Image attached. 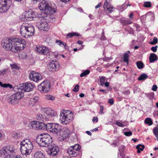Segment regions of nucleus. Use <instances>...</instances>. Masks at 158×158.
I'll list each match as a JSON object with an SVG mask.
<instances>
[{"mask_svg": "<svg viewBox=\"0 0 158 158\" xmlns=\"http://www.w3.org/2000/svg\"><path fill=\"white\" fill-rule=\"evenodd\" d=\"M115 124L118 126L121 127H123L125 126V125H123L122 123L118 121H116Z\"/></svg>", "mask_w": 158, "mask_h": 158, "instance_id": "a18cd8bd", "label": "nucleus"}, {"mask_svg": "<svg viewBox=\"0 0 158 158\" xmlns=\"http://www.w3.org/2000/svg\"><path fill=\"white\" fill-rule=\"evenodd\" d=\"M158 59L157 56L154 53H152L150 54L149 57V62L150 63L154 62Z\"/></svg>", "mask_w": 158, "mask_h": 158, "instance_id": "4be33fe9", "label": "nucleus"}, {"mask_svg": "<svg viewBox=\"0 0 158 158\" xmlns=\"http://www.w3.org/2000/svg\"><path fill=\"white\" fill-rule=\"evenodd\" d=\"M2 45L7 50L17 52L23 50L26 47V42L22 38H6L3 40Z\"/></svg>", "mask_w": 158, "mask_h": 158, "instance_id": "f03ea898", "label": "nucleus"}, {"mask_svg": "<svg viewBox=\"0 0 158 158\" xmlns=\"http://www.w3.org/2000/svg\"><path fill=\"white\" fill-rule=\"evenodd\" d=\"M113 8V7L112 6L110 3H108V7H106V11H108L109 13H111L112 11V10H110V9H112Z\"/></svg>", "mask_w": 158, "mask_h": 158, "instance_id": "473e14b6", "label": "nucleus"}, {"mask_svg": "<svg viewBox=\"0 0 158 158\" xmlns=\"http://www.w3.org/2000/svg\"><path fill=\"white\" fill-rule=\"evenodd\" d=\"M35 50L41 55H46L49 53V49L43 46H37L36 47Z\"/></svg>", "mask_w": 158, "mask_h": 158, "instance_id": "2eb2a0df", "label": "nucleus"}, {"mask_svg": "<svg viewBox=\"0 0 158 158\" xmlns=\"http://www.w3.org/2000/svg\"><path fill=\"white\" fill-rule=\"evenodd\" d=\"M39 122V121H32L29 124L28 126L31 129L38 130Z\"/></svg>", "mask_w": 158, "mask_h": 158, "instance_id": "aec40b11", "label": "nucleus"}, {"mask_svg": "<svg viewBox=\"0 0 158 158\" xmlns=\"http://www.w3.org/2000/svg\"><path fill=\"white\" fill-rule=\"evenodd\" d=\"M38 89L41 92L46 93L48 92L50 89V82L48 80L44 81L38 86Z\"/></svg>", "mask_w": 158, "mask_h": 158, "instance_id": "9d476101", "label": "nucleus"}, {"mask_svg": "<svg viewBox=\"0 0 158 158\" xmlns=\"http://www.w3.org/2000/svg\"><path fill=\"white\" fill-rule=\"evenodd\" d=\"M144 148V146L143 145L141 144H139L137 145L136 148L137 149V152L139 153H140L141 151H142L143 150Z\"/></svg>", "mask_w": 158, "mask_h": 158, "instance_id": "cd10ccee", "label": "nucleus"}, {"mask_svg": "<svg viewBox=\"0 0 158 158\" xmlns=\"http://www.w3.org/2000/svg\"><path fill=\"white\" fill-rule=\"evenodd\" d=\"M148 77V76L145 73L141 75L138 78V80L140 81L144 80Z\"/></svg>", "mask_w": 158, "mask_h": 158, "instance_id": "c85d7f7f", "label": "nucleus"}, {"mask_svg": "<svg viewBox=\"0 0 158 158\" xmlns=\"http://www.w3.org/2000/svg\"><path fill=\"white\" fill-rule=\"evenodd\" d=\"M20 86L15 85L13 90L16 93L12 95L8 99V102L12 104L17 103L18 100L20 99L24 96V92H29L34 88V85L30 82H26L20 84Z\"/></svg>", "mask_w": 158, "mask_h": 158, "instance_id": "7ed1b4c3", "label": "nucleus"}, {"mask_svg": "<svg viewBox=\"0 0 158 158\" xmlns=\"http://www.w3.org/2000/svg\"><path fill=\"white\" fill-rule=\"evenodd\" d=\"M130 53L129 51H127L125 53L123 56V61L126 62L128 64L129 63V54Z\"/></svg>", "mask_w": 158, "mask_h": 158, "instance_id": "b1692460", "label": "nucleus"}, {"mask_svg": "<svg viewBox=\"0 0 158 158\" xmlns=\"http://www.w3.org/2000/svg\"><path fill=\"white\" fill-rule=\"evenodd\" d=\"M81 36V35L80 34L77 32H72L69 33L67 34L66 35V38L68 39L70 38L73 36Z\"/></svg>", "mask_w": 158, "mask_h": 158, "instance_id": "a878e982", "label": "nucleus"}, {"mask_svg": "<svg viewBox=\"0 0 158 158\" xmlns=\"http://www.w3.org/2000/svg\"><path fill=\"white\" fill-rule=\"evenodd\" d=\"M105 77H104L102 76L100 78V82L101 85H103L105 83Z\"/></svg>", "mask_w": 158, "mask_h": 158, "instance_id": "ea45409f", "label": "nucleus"}, {"mask_svg": "<svg viewBox=\"0 0 158 158\" xmlns=\"http://www.w3.org/2000/svg\"><path fill=\"white\" fill-rule=\"evenodd\" d=\"M45 98L46 99L48 100H51L52 101H53L55 99V97L52 95H46L45 96Z\"/></svg>", "mask_w": 158, "mask_h": 158, "instance_id": "f704fd0d", "label": "nucleus"}, {"mask_svg": "<svg viewBox=\"0 0 158 158\" xmlns=\"http://www.w3.org/2000/svg\"><path fill=\"white\" fill-rule=\"evenodd\" d=\"M79 86L78 84L76 85L73 91L75 92H77L79 89Z\"/></svg>", "mask_w": 158, "mask_h": 158, "instance_id": "37998d69", "label": "nucleus"}, {"mask_svg": "<svg viewBox=\"0 0 158 158\" xmlns=\"http://www.w3.org/2000/svg\"><path fill=\"white\" fill-rule=\"evenodd\" d=\"M36 141L39 146L42 147H48V154L52 156L57 155L59 152V148L53 143L52 137L48 134H41L36 137Z\"/></svg>", "mask_w": 158, "mask_h": 158, "instance_id": "f257e3e1", "label": "nucleus"}, {"mask_svg": "<svg viewBox=\"0 0 158 158\" xmlns=\"http://www.w3.org/2000/svg\"><path fill=\"white\" fill-rule=\"evenodd\" d=\"M47 126V131L54 134L58 135L61 130V126L57 123H48Z\"/></svg>", "mask_w": 158, "mask_h": 158, "instance_id": "1a4fd4ad", "label": "nucleus"}, {"mask_svg": "<svg viewBox=\"0 0 158 158\" xmlns=\"http://www.w3.org/2000/svg\"><path fill=\"white\" fill-rule=\"evenodd\" d=\"M11 68L12 69H19V68L18 66L16 64H10Z\"/></svg>", "mask_w": 158, "mask_h": 158, "instance_id": "a19ab883", "label": "nucleus"}, {"mask_svg": "<svg viewBox=\"0 0 158 158\" xmlns=\"http://www.w3.org/2000/svg\"><path fill=\"white\" fill-rule=\"evenodd\" d=\"M122 93L125 95H128L130 94V91L129 89H127L123 92Z\"/></svg>", "mask_w": 158, "mask_h": 158, "instance_id": "c03bdc74", "label": "nucleus"}, {"mask_svg": "<svg viewBox=\"0 0 158 158\" xmlns=\"http://www.w3.org/2000/svg\"><path fill=\"white\" fill-rule=\"evenodd\" d=\"M89 73L90 71L89 70H86L81 74L80 76L81 77L85 76L89 74Z\"/></svg>", "mask_w": 158, "mask_h": 158, "instance_id": "c9c22d12", "label": "nucleus"}, {"mask_svg": "<svg viewBox=\"0 0 158 158\" xmlns=\"http://www.w3.org/2000/svg\"><path fill=\"white\" fill-rule=\"evenodd\" d=\"M12 3L10 0H1L0 1V13L6 12L9 9Z\"/></svg>", "mask_w": 158, "mask_h": 158, "instance_id": "9b49d317", "label": "nucleus"}, {"mask_svg": "<svg viewBox=\"0 0 158 158\" xmlns=\"http://www.w3.org/2000/svg\"><path fill=\"white\" fill-rule=\"evenodd\" d=\"M98 118L97 117H94L93 118L92 121L94 123L95 122H97L98 121Z\"/></svg>", "mask_w": 158, "mask_h": 158, "instance_id": "bf43d9fd", "label": "nucleus"}, {"mask_svg": "<svg viewBox=\"0 0 158 158\" xmlns=\"http://www.w3.org/2000/svg\"><path fill=\"white\" fill-rule=\"evenodd\" d=\"M158 42V39L156 37H154L152 41L149 42V43L150 44L152 45H154L157 43Z\"/></svg>", "mask_w": 158, "mask_h": 158, "instance_id": "58836bf2", "label": "nucleus"}, {"mask_svg": "<svg viewBox=\"0 0 158 158\" xmlns=\"http://www.w3.org/2000/svg\"><path fill=\"white\" fill-rule=\"evenodd\" d=\"M36 103V102L35 101V100L32 98H31L29 101V104L32 106L35 105Z\"/></svg>", "mask_w": 158, "mask_h": 158, "instance_id": "e433bc0d", "label": "nucleus"}, {"mask_svg": "<svg viewBox=\"0 0 158 158\" xmlns=\"http://www.w3.org/2000/svg\"><path fill=\"white\" fill-rule=\"evenodd\" d=\"M34 27L32 25L25 23H23L20 28V32L24 37L28 38L34 34Z\"/></svg>", "mask_w": 158, "mask_h": 158, "instance_id": "39448f33", "label": "nucleus"}, {"mask_svg": "<svg viewBox=\"0 0 158 158\" xmlns=\"http://www.w3.org/2000/svg\"><path fill=\"white\" fill-rule=\"evenodd\" d=\"M99 92H102L104 94H106L107 93V92L104 89H101L99 90Z\"/></svg>", "mask_w": 158, "mask_h": 158, "instance_id": "338daca9", "label": "nucleus"}, {"mask_svg": "<svg viewBox=\"0 0 158 158\" xmlns=\"http://www.w3.org/2000/svg\"><path fill=\"white\" fill-rule=\"evenodd\" d=\"M102 5V3L101 2L99 3L97 6H95V8L97 9L100 7Z\"/></svg>", "mask_w": 158, "mask_h": 158, "instance_id": "680f3d73", "label": "nucleus"}, {"mask_svg": "<svg viewBox=\"0 0 158 158\" xmlns=\"http://www.w3.org/2000/svg\"><path fill=\"white\" fill-rule=\"evenodd\" d=\"M114 100L113 99H109L108 103L111 105H112L114 104Z\"/></svg>", "mask_w": 158, "mask_h": 158, "instance_id": "13d9d810", "label": "nucleus"}, {"mask_svg": "<svg viewBox=\"0 0 158 158\" xmlns=\"http://www.w3.org/2000/svg\"><path fill=\"white\" fill-rule=\"evenodd\" d=\"M120 22L123 26L131 24L132 23V22L130 19L125 18L121 19Z\"/></svg>", "mask_w": 158, "mask_h": 158, "instance_id": "412c9836", "label": "nucleus"}, {"mask_svg": "<svg viewBox=\"0 0 158 158\" xmlns=\"http://www.w3.org/2000/svg\"><path fill=\"white\" fill-rule=\"evenodd\" d=\"M62 42H63L62 41H61L60 40H57L56 41V43L57 44L59 45H60V46H61V44H62Z\"/></svg>", "mask_w": 158, "mask_h": 158, "instance_id": "6e6d98bb", "label": "nucleus"}, {"mask_svg": "<svg viewBox=\"0 0 158 158\" xmlns=\"http://www.w3.org/2000/svg\"><path fill=\"white\" fill-rule=\"evenodd\" d=\"M33 99H34V100H35V102H37V101L39 99V97L38 96H36L34 98H32Z\"/></svg>", "mask_w": 158, "mask_h": 158, "instance_id": "774afa93", "label": "nucleus"}, {"mask_svg": "<svg viewBox=\"0 0 158 158\" xmlns=\"http://www.w3.org/2000/svg\"><path fill=\"white\" fill-rule=\"evenodd\" d=\"M135 27L136 28V31H139L140 30L139 29V28L140 27V26L139 25L137 24H136L135 25Z\"/></svg>", "mask_w": 158, "mask_h": 158, "instance_id": "5fc2aeb1", "label": "nucleus"}, {"mask_svg": "<svg viewBox=\"0 0 158 158\" xmlns=\"http://www.w3.org/2000/svg\"><path fill=\"white\" fill-rule=\"evenodd\" d=\"M136 64L139 69H142L144 67V64L141 61H138L136 63Z\"/></svg>", "mask_w": 158, "mask_h": 158, "instance_id": "7c9ffc66", "label": "nucleus"}, {"mask_svg": "<svg viewBox=\"0 0 158 158\" xmlns=\"http://www.w3.org/2000/svg\"><path fill=\"white\" fill-rule=\"evenodd\" d=\"M39 8L45 15H49L56 12L54 8L51 6V3L45 0L42 1L39 3Z\"/></svg>", "mask_w": 158, "mask_h": 158, "instance_id": "0eeeda50", "label": "nucleus"}, {"mask_svg": "<svg viewBox=\"0 0 158 158\" xmlns=\"http://www.w3.org/2000/svg\"><path fill=\"white\" fill-rule=\"evenodd\" d=\"M73 114L69 111L64 110L61 111L60 115V120L63 124H67L72 121Z\"/></svg>", "mask_w": 158, "mask_h": 158, "instance_id": "6e6552de", "label": "nucleus"}, {"mask_svg": "<svg viewBox=\"0 0 158 158\" xmlns=\"http://www.w3.org/2000/svg\"><path fill=\"white\" fill-rule=\"evenodd\" d=\"M146 18V16L144 15L142 16L140 18V19L141 21L143 20Z\"/></svg>", "mask_w": 158, "mask_h": 158, "instance_id": "69168bd1", "label": "nucleus"}, {"mask_svg": "<svg viewBox=\"0 0 158 158\" xmlns=\"http://www.w3.org/2000/svg\"><path fill=\"white\" fill-rule=\"evenodd\" d=\"M69 132V130L68 129L63 130L61 128L60 132H59L58 133L60 135V138L62 140L66 139L68 137Z\"/></svg>", "mask_w": 158, "mask_h": 158, "instance_id": "a211bd4d", "label": "nucleus"}, {"mask_svg": "<svg viewBox=\"0 0 158 158\" xmlns=\"http://www.w3.org/2000/svg\"><path fill=\"white\" fill-rule=\"evenodd\" d=\"M143 6L145 7H150L152 6L151 2H150L147 1L144 2Z\"/></svg>", "mask_w": 158, "mask_h": 158, "instance_id": "4c0bfd02", "label": "nucleus"}, {"mask_svg": "<svg viewBox=\"0 0 158 158\" xmlns=\"http://www.w3.org/2000/svg\"><path fill=\"white\" fill-rule=\"evenodd\" d=\"M44 113L42 114H39L36 116V119L38 120L44 122L52 120L53 117L56 115V112L50 108L44 109Z\"/></svg>", "mask_w": 158, "mask_h": 158, "instance_id": "20e7f679", "label": "nucleus"}, {"mask_svg": "<svg viewBox=\"0 0 158 158\" xmlns=\"http://www.w3.org/2000/svg\"><path fill=\"white\" fill-rule=\"evenodd\" d=\"M153 115L155 117H157L158 116V110L155 111L153 113Z\"/></svg>", "mask_w": 158, "mask_h": 158, "instance_id": "052dcab7", "label": "nucleus"}, {"mask_svg": "<svg viewBox=\"0 0 158 158\" xmlns=\"http://www.w3.org/2000/svg\"><path fill=\"white\" fill-rule=\"evenodd\" d=\"M61 46H62V47L64 46V47L66 49V48H66V47L67 46V44L65 42H63L62 43Z\"/></svg>", "mask_w": 158, "mask_h": 158, "instance_id": "0e129e2a", "label": "nucleus"}, {"mask_svg": "<svg viewBox=\"0 0 158 158\" xmlns=\"http://www.w3.org/2000/svg\"><path fill=\"white\" fill-rule=\"evenodd\" d=\"M14 151L13 148H11L9 146H7L3 148L0 150V155L1 157H6L8 155L12 156V155L10 154L13 153Z\"/></svg>", "mask_w": 158, "mask_h": 158, "instance_id": "f8f14e48", "label": "nucleus"}, {"mask_svg": "<svg viewBox=\"0 0 158 158\" xmlns=\"http://www.w3.org/2000/svg\"><path fill=\"white\" fill-rule=\"evenodd\" d=\"M29 79L35 82H37L42 78L41 74L35 71L30 72L29 75Z\"/></svg>", "mask_w": 158, "mask_h": 158, "instance_id": "4468645a", "label": "nucleus"}, {"mask_svg": "<svg viewBox=\"0 0 158 158\" xmlns=\"http://www.w3.org/2000/svg\"><path fill=\"white\" fill-rule=\"evenodd\" d=\"M153 131L154 135L158 140V128L157 127H154L153 129Z\"/></svg>", "mask_w": 158, "mask_h": 158, "instance_id": "72a5a7b5", "label": "nucleus"}, {"mask_svg": "<svg viewBox=\"0 0 158 158\" xmlns=\"http://www.w3.org/2000/svg\"><path fill=\"white\" fill-rule=\"evenodd\" d=\"M145 95L149 99L151 100H153L154 97V93L153 92L148 93H146L145 94Z\"/></svg>", "mask_w": 158, "mask_h": 158, "instance_id": "c756f323", "label": "nucleus"}, {"mask_svg": "<svg viewBox=\"0 0 158 158\" xmlns=\"http://www.w3.org/2000/svg\"><path fill=\"white\" fill-rule=\"evenodd\" d=\"M100 111L99 113H101V114H104V113L103 112V110H104V107L102 105L100 106Z\"/></svg>", "mask_w": 158, "mask_h": 158, "instance_id": "8fccbe9b", "label": "nucleus"}, {"mask_svg": "<svg viewBox=\"0 0 158 158\" xmlns=\"http://www.w3.org/2000/svg\"><path fill=\"white\" fill-rule=\"evenodd\" d=\"M70 147H72V148H73L74 150L78 152V153H80V149H81V146L80 145L76 144L73 146H70Z\"/></svg>", "mask_w": 158, "mask_h": 158, "instance_id": "bb28decb", "label": "nucleus"}, {"mask_svg": "<svg viewBox=\"0 0 158 158\" xmlns=\"http://www.w3.org/2000/svg\"><path fill=\"white\" fill-rule=\"evenodd\" d=\"M38 125L39 127H38V130H47V125H48V123L46 124L43 123L39 122Z\"/></svg>", "mask_w": 158, "mask_h": 158, "instance_id": "5701e85b", "label": "nucleus"}, {"mask_svg": "<svg viewBox=\"0 0 158 158\" xmlns=\"http://www.w3.org/2000/svg\"><path fill=\"white\" fill-rule=\"evenodd\" d=\"M4 158H22V157L19 155H17L16 156H15V158H13V157L10 156L9 155H8V156H6V157H5Z\"/></svg>", "mask_w": 158, "mask_h": 158, "instance_id": "864d4df0", "label": "nucleus"}, {"mask_svg": "<svg viewBox=\"0 0 158 158\" xmlns=\"http://www.w3.org/2000/svg\"><path fill=\"white\" fill-rule=\"evenodd\" d=\"M33 148V145L32 142L28 139H24L20 143V150L23 155L30 154Z\"/></svg>", "mask_w": 158, "mask_h": 158, "instance_id": "423d86ee", "label": "nucleus"}, {"mask_svg": "<svg viewBox=\"0 0 158 158\" xmlns=\"http://www.w3.org/2000/svg\"><path fill=\"white\" fill-rule=\"evenodd\" d=\"M157 48L158 46L156 45L155 46L152 47L151 49L153 52H155L157 51Z\"/></svg>", "mask_w": 158, "mask_h": 158, "instance_id": "de8ad7c7", "label": "nucleus"}, {"mask_svg": "<svg viewBox=\"0 0 158 158\" xmlns=\"http://www.w3.org/2000/svg\"><path fill=\"white\" fill-rule=\"evenodd\" d=\"M145 123L148 125L149 126L151 125L152 123L153 122L152 120V119L150 118H146L144 120Z\"/></svg>", "mask_w": 158, "mask_h": 158, "instance_id": "2f4dec72", "label": "nucleus"}, {"mask_svg": "<svg viewBox=\"0 0 158 158\" xmlns=\"http://www.w3.org/2000/svg\"><path fill=\"white\" fill-rule=\"evenodd\" d=\"M67 152L70 157H75L79 155L80 153L74 150L73 148L70 147L67 149Z\"/></svg>", "mask_w": 158, "mask_h": 158, "instance_id": "6ab92c4d", "label": "nucleus"}, {"mask_svg": "<svg viewBox=\"0 0 158 158\" xmlns=\"http://www.w3.org/2000/svg\"><path fill=\"white\" fill-rule=\"evenodd\" d=\"M104 34V33L103 31L102 33L101 36L100 37V40H106V38L105 37Z\"/></svg>", "mask_w": 158, "mask_h": 158, "instance_id": "49530a36", "label": "nucleus"}, {"mask_svg": "<svg viewBox=\"0 0 158 158\" xmlns=\"http://www.w3.org/2000/svg\"><path fill=\"white\" fill-rule=\"evenodd\" d=\"M18 134L17 133H14L12 135V137L13 138H16L18 137Z\"/></svg>", "mask_w": 158, "mask_h": 158, "instance_id": "e2e57ef3", "label": "nucleus"}, {"mask_svg": "<svg viewBox=\"0 0 158 158\" xmlns=\"http://www.w3.org/2000/svg\"><path fill=\"white\" fill-rule=\"evenodd\" d=\"M37 26L40 30L47 31L50 29V26L46 21L38 22Z\"/></svg>", "mask_w": 158, "mask_h": 158, "instance_id": "dca6fc26", "label": "nucleus"}, {"mask_svg": "<svg viewBox=\"0 0 158 158\" xmlns=\"http://www.w3.org/2000/svg\"><path fill=\"white\" fill-rule=\"evenodd\" d=\"M9 70V68H6L1 70L2 75H4L6 73V72Z\"/></svg>", "mask_w": 158, "mask_h": 158, "instance_id": "09e8293b", "label": "nucleus"}, {"mask_svg": "<svg viewBox=\"0 0 158 158\" xmlns=\"http://www.w3.org/2000/svg\"><path fill=\"white\" fill-rule=\"evenodd\" d=\"M157 86L156 85H154L152 88V89L154 91H156L157 90Z\"/></svg>", "mask_w": 158, "mask_h": 158, "instance_id": "3c124183", "label": "nucleus"}, {"mask_svg": "<svg viewBox=\"0 0 158 158\" xmlns=\"http://www.w3.org/2000/svg\"><path fill=\"white\" fill-rule=\"evenodd\" d=\"M128 7V5L126 3H124L121 6V8L122 9L124 10L126 9Z\"/></svg>", "mask_w": 158, "mask_h": 158, "instance_id": "4d7b16f0", "label": "nucleus"}, {"mask_svg": "<svg viewBox=\"0 0 158 158\" xmlns=\"http://www.w3.org/2000/svg\"><path fill=\"white\" fill-rule=\"evenodd\" d=\"M34 158H45V156L40 151L36 152L34 155Z\"/></svg>", "mask_w": 158, "mask_h": 158, "instance_id": "393cba45", "label": "nucleus"}, {"mask_svg": "<svg viewBox=\"0 0 158 158\" xmlns=\"http://www.w3.org/2000/svg\"><path fill=\"white\" fill-rule=\"evenodd\" d=\"M124 134L125 135L127 136H130L132 134V132L131 131L125 132H124Z\"/></svg>", "mask_w": 158, "mask_h": 158, "instance_id": "79ce46f5", "label": "nucleus"}, {"mask_svg": "<svg viewBox=\"0 0 158 158\" xmlns=\"http://www.w3.org/2000/svg\"><path fill=\"white\" fill-rule=\"evenodd\" d=\"M22 16V20L28 21L32 20L33 18L35 17L36 15L34 12L31 10L23 13Z\"/></svg>", "mask_w": 158, "mask_h": 158, "instance_id": "ddd939ff", "label": "nucleus"}, {"mask_svg": "<svg viewBox=\"0 0 158 158\" xmlns=\"http://www.w3.org/2000/svg\"><path fill=\"white\" fill-rule=\"evenodd\" d=\"M107 0H106V1L105 2L103 5V8L105 10H106V7H108V3L107 1Z\"/></svg>", "mask_w": 158, "mask_h": 158, "instance_id": "603ef678", "label": "nucleus"}, {"mask_svg": "<svg viewBox=\"0 0 158 158\" xmlns=\"http://www.w3.org/2000/svg\"><path fill=\"white\" fill-rule=\"evenodd\" d=\"M59 67V64L56 62L52 61L49 64L48 69L50 71L54 72L57 71Z\"/></svg>", "mask_w": 158, "mask_h": 158, "instance_id": "f3484780", "label": "nucleus"}]
</instances>
